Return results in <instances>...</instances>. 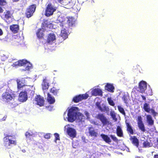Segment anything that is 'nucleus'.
<instances>
[{"label": "nucleus", "instance_id": "obj_1", "mask_svg": "<svg viewBox=\"0 0 158 158\" xmlns=\"http://www.w3.org/2000/svg\"><path fill=\"white\" fill-rule=\"evenodd\" d=\"M78 108L73 107L69 109L67 114L68 120L71 123L73 122L76 119L81 122H83L85 119V117L81 113L78 112Z\"/></svg>", "mask_w": 158, "mask_h": 158}, {"label": "nucleus", "instance_id": "obj_2", "mask_svg": "<svg viewBox=\"0 0 158 158\" xmlns=\"http://www.w3.org/2000/svg\"><path fill=\"white\" fill-rule=\"evenodd\" d=\"M3 141L5 146L8 148L16 145L17 143L16 139L14 135H6L3 138Z\"/></svg>", "mask_w": 158, "mask_h": 158}, {"label": "nucleus", "instance_id": "obj_3", "mask_svg": "<svg viewBox=\"0 0 158 158\" xmlns=\"http://www.w3.org/2000/svg\"><path fill=\"white\" fill-rule=\"evenodd\" d=\"M58 2L65 6V8L68 9L73 8L78 10L79 7H77L78 4L76 3L75 0H57Z\"/></svg>", "mask_w": 158, "mask_h": 158}, {"label": "nucleus", "instance_id": "obj_4", "mask_svg": "<svg viewBox=\"0 0 158 158\" xmlns=\"http://www.w3.org/2000/svg\"><path fill=\"white\" fill-rule=\"evenodd\" d=\"M12 66L15 68L19 66H26V69H31L33 68L32 64L26 59L19 60L13 63Z\"/></svg>", "mask_w": 158, "mask_h": 158}, {"label": "nucleus", "instance_id": "obj_5", "mask_svg": "<svg viewBox=\"0 0 158 158\" xmlns=\"http://www.w3.org/2000/svg\"><path fill=\"white\" fill-rule=\"evenodd\" d=\"M16 97V96L15 94L9 91H6L2 94V96L3 100L7 102L14 100Z\"/></svg>", "mask_w": 158, "mask_h": 158}, {"label": "nucleus", "instance_id": "obj_6", "mask_svg": "<svg viewBox=\"0 0 158 158\" xmlns=\"http://www.w3.org/2000/svg\"><path fill=\"white\" fill-rule=\"evenodd\" d=\"M36 8V5L35 4L29 6L26 9L25 15V17L29 18L33 15Z\"/></svg>", "mask_w": 158, "mask_h": 158}, {"label": "nucleus", "instance_id": "obj_7", "mask_svg": "<svg viewBox=\"0 0 158 158\" xmlns=\"http://www.w3.org/2000/svg\"><path fill=\"white\" fill-rule=\"evenodd\" d=\"M56 9V7L54 6L51 3H49L47 5L45 9V15L47 17H49L53 15V13Z\"/></svg>", "mask_w": 158, "mask_h": 158}, {"label": "nucleus", "instance_id": "obj_8", "mask_svg": "<svg viewBox=\"0 0 158 158\" xmlns=\"http://www.w3.org/2000/svg\"><path fill=\"white\" fill-rule=\"evenodd\" d=\"M3 19L7 23H10L12 21L13 13L9 10H6L3 13Z\"/></svg>", "mask_w": 158, "mask_h": 158}, {"label": "nucleus", "instance_id": "obj_9", "mask_svg": "<svg viewBox=\"0 0 158 158\" xmlns=\"http://www.w3.org/2000/svg\"><path fill=\"white\" fill-rule=\"evenodd\" d=\"M97 119L99 120L102 122L103 126L108 125L109 123V121L104 114L102 113L98 114L96 117Z\"/></svg>", "mask_w": 158, "mask_h": 158}, {"label": "nucleus", "instance_id": "obj_10", "mask_svg": "<svg viewBox=\"0 0 158 158\" xmlns=\"http://www.w3.org/2000/svg\"><path fill=\"white\" fill-rule=\"evenodd\" d=\"M88 97V95L87 94L82 95L79 94L74 97L73 99V101L75 103H77L83 99H87Z\"/></svg>", "mask_w": 158, "mask_h": 158}, {"label": "nucleus", "instance_id": "obj_11", "mask_svg": "<svg viewBox=\"0 0 158 158\" xmlns=\"http://www.w3.org/2000/svg\"><path fill=\"white\" fill-rule=\"evenodd\" d=\"M137 124L139 129L143 132H144L146 131L144 124L142 121V118L141 116L138 117Z\"/></svg>", "mask_w": 158, "mask_h": 158}, {"label": "nucleus", "instance_id": "obj_12", "mask_svg": "<svg viewBox=\"0 0 158 158\" xmlns=\"http://www.w3.org/2000/svg\"><path fill=\"white\" fill-rule=\"evenodd\" d=\"M147 83L144 81H140L139 84V91L141 93H143L147 88Z\"/></svg>", "mask_w": 158, "mask_h": 158}, {"label": "nucleus", "instance_id": "obj_13", "mask_svg": "<svg viewBox=\"0 0 158 158\" xmlns=\"http://www.w3.org/2000/svg\"><path fill=\"white\" fill-rule=\"evenodd\" d=\"M35 100L37 102V104L40 106H41L44 105V100L43 98L40 95H37L35 97Z\"/></svg>", "mask_w": 158, "mask_h": 158}, {"label": "nucleus", "instance_id": "obj_14", "mask_svg": "<svg viewBox=\"0 0 158 158\" xmlns=\"http://www.w3.org/2000/svg\"><path fill=\"white\" fill-rule=\"evenodd\" d=\"M67 132L68 135L71 137L74 138L76 136V132L74 128L68 127L67 129Z\"/></svg>", "mask_w": 158, "mask_h": 158}, {"label": "nucleus", "instance_id": "obj_15", "mask_svg": "<svg viewBox=\"0 0 158 158\" xmlns=\"http://www.w3.org/2000/svg\"><path fill=\"white\" fill-rule=\"evenodd\" d=\"M27 95L26 91H22L19 94V100L21 102L25 101L27 99Z\"/></svg>", "mask_w": 158, "mask_h": 158}, {"label": "nucleus", "instance_id": "obj_16", "mask_svg": "<svg viewBox=\"0 0 158 158\" xmlns=\"http://www.w3.org/2000/svg\"><path fill=\"white\" fill-rule=\"evenodd\" d=\"M56 36L53 33H51L48 35L47 41L48 43H51L56 40Z\"/></svg>", "mask_w": 158, "mask_h": 158}, {"label": "nucleus", "instance_id": "obj_17", "mask_svg": "<svg viewBox=\"0 0 158 158\" xmlns=\"http://www.w3.org/2000/svg\"><path fill=\"white\" fill-rule=\"evenodd\" d=\"M125 124L127 127V131L130 135H133L134 133V130L132 127L126 120L125 121Z\"/></svg>", "mask_w": 158, "mask_h": 158}, {"label": "nucleus", "instance_id": "obj_18", "mask_svg": "<svg viewBox=\"0 0 158 158\" xmlns=\"http://www.w3.org/2000/svg\"><path fill=\"white\" fill-rule=\"evenodd\" d=\"M130 140L133 145L137 148L138 147L139 144V141L136 136H131L130 138Z\"/></svg>", "mask_w": 158, "mask_h": 158}, {"label": "nucleus", "instance_id": "obj_19", "mask_svg": "<svg viewBox=\"0 0 158 158\" xmlns=\"http://www.w3.org/2000/svg\"><path fill=\"white\" fill-rule=\"evenodd\" d=\"M67 18V23L69 27L73 26L75 23L74 18L72 17H68Z\"/></svg>", "mask_w": 158, "mask_h": 158}, {"label": "nucleus", "instance_id": "obj_20", "mask_svg": "<svg viewBox=\"0 0 158 158\" xmlns=\"http://www.w3.org/2000/svg\"><path fill=\"white\" fill-rule=\"evenodd\" d=\"M92 94L94 96L102 95V90L99 88L95 89H93L92 92Z\"/></svg>", "mask_w": 158, "mask_h": 158}, {"label": "nucleus", "instance_id": "obj_21", "mask_svg": "<svg viewBox=\"0 0 158 158\" xmlns=\"http://www.w3.org/2000/svg\"><path fill=\"white\" fill-rule=\"evenodd\" d=\"M10 28L14 33H16L19 30V26L17 24H12L10 26Z\"/></svg>", "mask_w": 158, "mask_h": 158}, {"label": "nucleus", "instance_id": "obj_22", "mask_svg": "<svg viewBox=\"0 0 158 158\" xmlns=\"http://www.w3.org/2000/svg\"><path fill=\"white\" fill-rule=\"evenodd\" d=\"M47 101L50 104H54L55 102L54 98L49 93H47Z\"/></svg>", "mask_w": 158, "mask_h": 158}, {"label": "nucleus", "instance_id": "obj_23", "mask_svg": "<svg viewBox=\"0 0 158 158\" xmlns=\"http://www.w3.org/2000/svg\"><path fill=\"white\" fill-rule=\"evenodd\" d=\"M89 133L91 136L96 137L98 135V133L96 132L94 129L92 127H88Z\"/></svg>", "mask_w": 158, "mask_h": 158}, {"label": "nucleus", "instance_id": "obj_24", "mask_svg": "<svg viewBox=\"0 0 158 158\" xmlns=\"http://www.w3.org/2000/svg\"><path fill=\"white\" fill-rule=\"evenodd\" d=\"M147 122L149 126H152L154 124V120L151 115L148 114L146 116Z\"/></svg>", "mask_w": 158, "mask_h": 158}, {"label": "nucleus", "instance_id": "obj_25", "mask_svg": "<svg viewBox=\"0 0 158 158\" xmlns=\"http://www.w3.org/2000/svg\"><path fill=\"white\" fill-rule=\"evenodd\" d=\"M60 35L64 40L65 39L68 37L67 31L64 28H63L61 30Z\"/></svg>", "mask_w": 158, "mask_h": 158}, {"label": "nucleus", "instance_id": "obj_26", "mask_svg": "<svg viewBox=\"0 0 158 158\" xmlns=\"http://www.w3.org/2000/svg\"><path fill=\"white\" fill-rule=\"evenodd\" d=\"M103 140L106 143H109L111 142V140L110 137L107 135L102 134L100 135Z\"/></svg>", "mask_w": 158, "mask_h": 158}, {"label": "nucleus", "instance_id": "obj_27", "mask_svg": "<svg viewBox=\"0 0 158 158\" xmlns=\"http://www.w3.org/2000/svg\"><path fill=\"white\" fill-rule=\"evenodd\" d=\"M116 132L117 136L119 137L123 136V132L121 127L120 126L117 127Z\"/></svg>", "mask_w": 158, "mask_h": 158}, {"label": "nucleus", "instance_id": "obj_28", "mask_svg": "<svg viewBox=\"0 0 158 158\" xmlns=\"http://www.w3.org/2000/svg\"><path fill=\"white\" fill-rule=\"evenodd\" d=\"M42 88L43 90L48 89L49 88L48 83L47 82L46 79H44L42 84Z\"/></svg>", "mask_w": 158, "mask_h": 158}, {"label": "nucleus", "instance_id": "obj_29", "mask_svg": "<svg viewBox=\"0 0 158 158\" xmlns=\"http://www.w3.org/2000/svg\"><path fill=\"white\" fill-rule=\"evenodd\" d=\"M106 89L108 91L111 92H114V88L112 85L107 84L106 86Z\"/></svg>", "mask_w": 158, "mask_h": 158}, {"label": "nucleus", "instance_id": "obj_30", "mask_svg": "<svg viewBox=\"0 0 158 158\" xmlns=\"http://www.w3.org/2000/svg\"><path fill=\"white\" fill-rule=\"evenodd\" d=\"M36 35L39 39L43 37L44 36L43 30L41 28L39 29L36 32Z\"/></svg>", "mask_w": 158, "mask_h": 158}, {"label": "nucleus", "instance_id": "obj_31", "mask_svg": "<svg viewBox=\"0 0 158 158\" xmlns=\"http://www.w3.org/2000/svg\"><path fill=\"white\" fill-rule=\"evenodd\" d=\"M145 111L148 113H149L150 111V109L149 106V104L145 103L144 104L143 107Z\"/></svg>", "mask_w": 158, "mask_h": 158}, {"label": "nucleus", "instance_id": "obj_32", "mask_svg": "<svg viewBox=\"0 0 158 158\" xmlns=\"http://www.w3.org/2000/svg\"><path fill=\"white\" fill-rule=\"evenodd\" d=\"M50 92L53 94L54 95H56L58 92V89H56L54 87L51 88L50 90Z\"/></svg>", "mask_w": 158, "mask_h": 158}, {"label": "nucleus", "instance_id": "obj_33", "mask_svg": "<svg viewBox=\"0 0 158 158\" xmlns=\"http://www.w3.org/2000/svg\"><path fill=\"white\" fill-rule=\"evenodd\" d=\"M128 96L125 94H124L122 97V100L126 104H127L128 103Z\"/></svg>", "mask_w": 158, "mask_h": 158}, {"label": "nucleus", "instance_id": "obj_34", "mask_svg": "<svg viewBox=\"0 0 158 158\" xmlns=\"http://www.w3.org/2000/svg\"><path fill=\"white\" fill-rule=\"evenodd\" d=\"M117 107L118 110L119 112L123 115L125 116L126 115V113L124 111V109L120 106H118Z\"/></svg>", "mask_w": 158, "mask_h": 158}, {"label": "nucleus", "instance_id": "obj_35", "mask_svg": "<svg viewBox=\"0 0 158 158\" xmlns=\"http://www.w3.org/2000/svg\"><path fill=\"white\" fill-rule=\"evenodd\" d=\"M17 87L18 89H20L23 87V86L24 85H23V83L22 82L19 80H17Z\"/></svg>", "mask_w": 158, "mask_h": 158}, {"label": "nucleus", "instance_id": "obj_36", "mask_svg": "<svg viewBox=\"0 0 158 158\" xmlns=\"http://www.w3.org/2000/svg\"><path fill=\"white\" fill-rule=\"evenodd\" d=\"M107 100L109 105L112 106H114L115 103L111 98H108Z\"/></svg>", "mask_w": 158, "mask_h": 158}, {"label": "nucleus", "instance_id": "obj_37", "mask_svg": "<svg viewBox=\"0 0 158 158\" xmlns=\"http://www.w3.org/2000/svg\"><path fill=\"white\" fill-rule=\"evenodd\" d=\"M143 147L145 148L150 147V143L147 141H144L143 143Z\"/></svg>", "mask_w": 158, "mask_h": 158}, {"label": "nucleus", "instance_id": "obj_38", "mask_svg": "<svg viewBox=\"0 0 158 158\" xmlns=\"http://www.w3.org/2000/svg\"><path fill=\"white\" fill-rule=\"evenodd\" d=\"M49 24H52L50 22H49L48 20L44 21L43 23V26L44 27H48V25Z\"/></svg>", "mask_w": 158, "mask_h": 158}, {"label": "nucleus", "instance_id": "obj_39", "mask_svg": "<svg viewBox=\"0 0 158 158\" xmlns=\"http://www.w3.org/2000/svg\"><path fill=\"white\" fill-rule=\"evenodd\" d=\"M7 4L6 0H0V6H4Z\"/></svg>", "mask_w": 158, "mask_h": 158}, {"label": "nucleus", "instance_id": "obj_40", "mask_svg": "<svg viewBox=\"0 0 158 158\" xmlns=\"http://www.w3.org/2000/svg\"><path fill=\"white\" fill-rule=\"evenodd\" d=\"M25 135L26 137V138L28 139H30L31 137L32 136V135L27 131L26 132Z\"/></svg>", "mask_w": 158, "mask_h": 158}, {"label": "nucleus", "instance_id": "obj_41", "mask_svg": "<svg viewBox=\"0 0 158 158\" xmlns=\"http://www.w3.org/2000/svg\"><path fill=\"white\" fill-rule=\"evenodd\" d=\"M110 137L114 141L117 142L118 141V139L115 136L112 135H110Z\"/></svg>", "mask_w": 158, "mask_h": 158}, {"label": "nucleus", "instance_id": "obj_42", "mask_svg": "<svg viewBox=\"0 0 158 158\" xmlns=\"http://www.w3.org/2000/svg\"><path fill=\"white\" fill-rule=\"evenodd\" d=\"M55 138V140H60V137L58 133H55L54 134Z\"/></svg>", "mask_w": 158, "mask_h": 158}, {"label": "nucleus", "instance_id": "obj_43", "mask_svg": "<svg viewBox=\"0 0 158 158\" xmlns=\"http://www.w3.org/2000/svg\"><path fill=\"white\" fill-rule=\"evenodd\" d=\"M50 135V133H47L45 135H44V138L47 139H50L51 137Z\"/></svg>", "mask_w": 158, "mask_h": 158}, {"label": "nucleus", "instance_id": "obj_44", "mask_svg": "<svg viewBox=\"0 0 158 158\" xmlns=\"http://www.w3.org/2000/svg\"><path fill=\"white\" fill-rule=\"evenodd\" d=\"M111 116L113 119L115 120H117V118H116L115 114L114 113L111 114Z\"/></svg>", "mask_w": 158, "mask_h": 158}, {"label": "nucleus", "instance_id": "obj_45", "mask_svg": "<svg viewBox=\"0 0 158 158\" xmlns=\"http://www.w3.org/2000/svg\"><path fill=\"white\" fill-rule=\"evenodd\" d=\"M46 107L47 108V107L48 109V110H52L53 107L51 106H49L48 107L46 106Z\"/></svg>", "mask_w": 158, "mask_h": 158}, {"label": "nucleus", "instance_id": "obj_46", "mask_svg": "<svg viewBox=\"0 0 158 158\" xmlns=\"http://www.w3.org/2000/svg\"><path fill=\"white\" fill-rule=\"evenodd\" d=\"M150 110L151 111V113L155 115V114H156V113L155 111V110L153 109H150Z\"/></svg>", "mask_w": 158, "mask_h": 158}, {"label": "nucleus", "instance_id": "obj_47", "mask_svg": "<svg viewBox=\"0 0 158 158\" xmlns=\"http://www.w3.org/2000/svg\"><path fill=\"white\" fill-rule=\"evenodd\" d=\"M107 109H109L107 107L105 106H104L103 107V111H104L106 110Z\"/></svg>", "mask_w": 158, "mask_h": 158}, {"label": "nucleus", "instance_id": "obj_48", "mask_svg": "<svg viewBox=\"0 0 158 158\" xmlns=\"http://www.w3.org/2000/svg\"><path fill=\"white\" fill-rule=\"evenodd\" d=\"M98 108L101 111H103V109L102 108L101 106L100 105V106L98 107Z\"/></svg>", "mask_w": 158, "mask_h": 158}, {"label": "nucleus", "instance_id": "obj_49", "mask_svg": "<svg viewBox=\"0 0 158 158\" xmlns=\"http://www.w3.org/2000/svg\"><path fill=\"white\" fill-rule=\"evenodd\" d=\"M96 105L98 107L101 105L100 103L98 102H97Z\"/></svg>", "mask_w": 158, "mask_h": 158}, {"label": "nucleus", "instance_id": "obj_50", "mask_svg": "<svg viewBox=\"0 0 158 158\" xmlns=\"http://www.w3.org/2000/svg\"><path fill=\"white\" fill-rule=\"evenodd\" d=\"M3 10L2 8L0 6V14L3 12Z\"/></svg>", "mask_w": 158, "mask_h": 158}, {"label": "nucleus", "instance_id": "obj_51", "mask_svg": "<svg viewBox=\"0 0 158 158\" xmlns=\"http://www.w3.org/2000/svg\"><path fill=\"white\" fill-rule=\"evenodd\" d=\"M7 118L6 116H4V117L2 118V120L3 121H5Z\"/></svg>", "mask_w": 158, "mask_h": 158}, {"label": "nucleus", "instance_id": "obj_52", "mask_svg": "<svg viewBox=\"0 0 158 158\" xmlns=\"http://www.w3.org/2000/svg\"><path fill=\"white\" fill-rule=\"evenodd\" d=\"M156 147L158 148V138L156 139Z\"/></svg>", "mask_w": 158, "mask_h": 158}, {"label": "nucleus", "instance_id": "obj_53", "mask_svg": "<svg viewBox=\"0 0 158 158\" xmlns=\"http://www.w3.org/2000/svg\"><path fill=\"white\" fill-rule=\"evenodd\" d=\"M3 34V32L2 30L0 28V36L2 35Z\"/></svg>", "mask_w": 158, "mask_h": 158}, {"label": "nucleus", "instance_id": "obj_54", "mask_svg": "<svg viewBox=\"0 0 158 158\" xmlns=\"http://www.w3.org/2000/svg\"><path fill=\"white\" fill-rule=\"evenodd\" d=\"M141 97L143 100L145 101L146 100V98L143 95H141Z\"/></svg>", "mask_w": 158, "mask_h": 158}, {"label": "nucleus", "instance_id": "obj_55", "mask_svg": "<svg viewBox=\"0 0 158 158\" xmlns=\"http://www.w3.org/2000/svg\"><path fill=\"white\" fill-rule=\"evenodd\" d=\"M154 158H158V154H156L154 155Z\"/></svg>", "mask_w": 158, "mask_h": 158}, {"label": "nucleus", "instance_id": "obj_56", "mask_svg": "<svg viewBox=\"0 0 158 158\" xmlns=\"http://www.w3.org/2000/svg\"><path fill=\"white\" fill-rule=\"evenodd\" d=\"M19 0H12L13 2H17Z\"/></svg>", "mask_w": 158, "mask_h": 158}, {"label": "nucleus", "instance_id": "obj_57", "mask_svg": "<svg viewBox=\"0 0 158 158\" xmlns=\"http://www.w3.org/2000/svg\"><path fill=\"white\" fill-rule=\"evenodd\" d=\"M85 114L87 116L89 115V113L87 112H86Z\"/></svg>", "mask_w": 158, "mask_h": 158}, {"label": "nucleus", "instance_id": "obj_58", "mask_svg": "<svg viewBox=\"0 0 158 158\" xmlns=\"http://www.w3.org/2000/svg\"><path fill=\"white\" fill-rule=\"evenodd\" d=\"M135 158H143L142 157H140L139 156H137L135 157Z\"/></svg>", "mask_w": 158, "mask_h": 158}, {"label": "nucleus", "instance_id": "obj_59", "mask_svg": "<svg viewBox=\"0 0 158 158\" xmlns=\"http://www.w3.org/2000/svg\"><path fill=\"white\" fill-rule=\"evenodd\" d=\"M63 21H64L63 20H62V21H60V22L61 23H62V22H63Z\"/></svg>", "mask_w": 158, "mask_h": 158}, {"label": "nucleus", "instance_id": "obj_60", "mask_svg": "<svg viewBox=\"0 0 158 158\" xmlns=\"http://www.w3.org/2000/svg\"><path fill=\"white\" fill-rule=\"evenodd\" d=\"M66 114V112H64V114Z\"/></svg>", "mask_w": 158, "mask_h": 158}, {"label": "nucleus", "instance_id": "obj_61", "mask_svg": "<svg viewBox=\"0 0 158 158\" xmlns=\"http://www.w3.org/2000/svg\"><path fill=\"white\" fill-rule=\"evenodd\" d=\"M61 26L62 27H63V25H62Z\"/></svg>", "mask_w": 158, "mask_h": 158}]
</instances>
